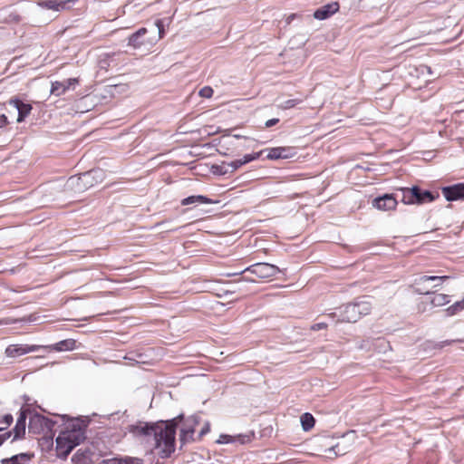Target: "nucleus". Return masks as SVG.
I'll return each mask as SVG.
<instances>
[{"mask_svg": "<svg viewBox=\"0 0 464 464\" xmlns=\"http://www.w3.org/2000/svg\"><path fill=\"white\" fill-rule=\"evenodd\" d=\"M182 420L183 415L180 414L170 420L139 422L129 426V431L153 446L160 457L166 459L175 450L176 430Z\"/></svg>", "mask_w": 464, "mask_h": 464, "instance_id": "obj_1", "label": "nucleus"}, {"mask_svg": "<svg viewBox=\"0 0 464 464\" xmlns=\"http://www.w3.org/2000/svg\"><path fill=\"white\" fill-rule=\"evenodd\" d=\"M102 169H96L80 175L71 176L63 184L58 182L55 188L63 192L82 193L103 179Z\"/></svg>", "mask_w": 464, "mask_h": 464, "instance_id": "obj_2", "label": "nucleus"}, {"mask_svg": "<svg viewBox=\"0 0 464 464\" xmlns=\"http://www.w3.org/2000/svg\"><path fill=\"white\" fill-rule=\"evenodd\" d=\"M86 427L87 422L77 418L67 423L64 430L60 432L63 440L68 443L66 448L67 453H71L76 446L80 445L85 440Z\"/></svg>", "mask_w": 464, "mask_h": 464, "instance_id": "obj_3", "label": "nucleus"}, {"mask_svg": "<svg viewBox=\"0 0 464 464\" xmlns=\"http://www.w3.org/2000/svg\"><path fill=\"white\" fill-rule=\"evenodd\" d=\"M398 191L401 192V201L405 205H422L432 202L440 198L439 192L422 189L419 186L399 188Z\"/></svg>", "mask_w": 464, "mask_h": 464, "instance_id": "obj_4", "label": "nucleus"}, {"mask_svg": "<svg viewBox=\"0 0 464 464\" xmlns=\"http://www.w3.org/2000/svg\"><path fill=\"white\" fill-rule=\"evenodd\" d=\"M56 423L55 420L35 412L29 419L28 430L33 434L44 433L53 439Z\"/></svg>", "mask_w": 464, "mask_h": 464, "instance_id": "obj_5", "label": "nucleus"}, {"mask_svg": "<svg viewBox=\"0 0 464 464\" xmlns=\"http://www.w3.org/2000/svg\"><path fill=\"white\" fill-rule=\"evenodd\" d=\"M149 30L141 27L129 37L128 44L135 49L150 47L157 43L156 35L147 36Z\"/></svg>", "mask_w": 464, "mask_h": 464, "instance_id": "obj_6", "label": "nucleus"}, {"mask_svg": "<svg viewBox=\"0 0 464 464\" xmlns=\"http://www.w3.org/2000/svg\"><path fill=\"white\" fill-rule=\"evenodd\" d=\"M246 271L250 272L251 274L256 276L258 278L261 279H267L273 277L280 272L279 268L276 266L263 262L256 263L246 268L244 271H241L239 274H243Z\"/></svg>", "mask_w": 464, "mask_h": 464, "instance_id": "obj_7", "label": "nucleus"}, {"mask_svg": "<svg viewBox=\"0 0 464 464\" xmlns=\"http://www.w3.org/2000/svg\"><path fill=\"white\" fill-rule=\"evenodd\" d=\"M200 422V419L198 415H192L184 420L183 425L180 429L179 441L181 445H185L188 442L194 441L195 428Z\"/></svg>", "mask_w": 464, "mask_h": 464, "instance_id": "obj_8", "label": "nucleus"}, {"mask_svg": "<svg viewBox=\"0 0 464 464\" xmlns=\"http://www.w3.org/2000/svg\"><path fill=\"white\" fill-rule=\"evenodd\" d=\"M401 192L396 189L394 194H384L382 197H378L372 200V206L379 210L389 211L395 209L398 205V199H401Z\"/></svg>", "mask_w": 464, "mask_h": 464, "instance_id": "obj_9", "label": "nucleus"}, {"mask_svg": "<svg viewBox=\"0 0 464 464\" xmlns=\"http://www.w3.org/2000/svg\"><path fill=\"white\" fill-rule=\"evenodd\" d=\"M449 278H450V276H420L419 279H417L415 281V292H417V293H419L420 295L434 294V292H431L429 289V286L427 285V284L430 281L444 282V281L448 280Z\"/></svg>", "mask_w": 464, "mask_h": 464, "instance_id": "obj_10", "label": "nucleus"}, {"mask_svg": "<svg viewBox=\"0 0 464 464\" xmlns=\"http://www.w3.org/2000/svg\"><path fill=\"white\" fill-rule=\"evenodd\" d=\"M441 193L447 201L464 200V183L442 187Z\"/></svg>", "mask_w": 464, "mask_h": 464, "instance_id": "obj_11", "label": "nucleus"}, {"mask_svg": "<svg viewBox=\"0 0 464 464\" xmlns=\"http://www.w3.org/2000/svg\"><path fill=\"white\" fill-rule=\"evenodd\" d=\"M42 348V345L11 344L5 349V354L8 357H18L28 353L37 352Z\"/></svg>", "mask_w": 464, "mask_h": 464, "instance_id": "obj_12", "label": "nucleus"}, {"mask_svg": "<svg viewBox=\"0 0 464 464\" xmlns=\"http://www.w3.org/2000/svg\"><path fill=\"white\" fill-rule=\"evenodd\" d=\"M77 0H43L38 5L46 9L61 11L71 8Z\"/></svg>", "mask_w": 464, "mask_h": 464, "instance_id": "obj_13", "label": "nucleus"}, {"mask_svg": "<svg viewBox=\"0 0 464 464\" xmlns=\"http://www.w3.org/2000/svg\"><path fill=\"white\" fill-rule=\"evenodd\" d=\"M361 318L360 312H358L356 305L353 303L346 304L341 312L338 321L355 323Z\"/></svg>", "mask_w": 464, "mask_h": 464, "instance_id": "obj_14", "label": "nucleus"}, {"mask_svg": "<svg viewBox=\"0 0 464 464\" xmlns=\"http://www.w3.org/2000/svg\"><path fill=\"white\" fill-rule=\"evenodd\" d=\"M267 150L268 153L266 155V159L271 160L290 159L295 154L294 149L289 147H276L268 149Z\"/></svg>", "mask_w": 464, "mask_h": 464, "instance_id": "obj_15", "label": "nucleus"}, {"mask_svg": "<svg viewBox=\"0 0 464 464\" xmlns=\"http://www.w3.org/2000/svg\"><path fill=\"white\" fill-rule=\"evenodd\" d=\"M29 411L26 409H21L20 414L17 418L15 426L13 430L14 432V440L22 439L25 434V427H26V419H27V412Z\"/></svg>", "mask_w": 464, "mask_h": 464, "instance_id": "obj_16", "label": "nucleus"}, {"mask_svg": "<svg viewBox=\"0 0 464 464\" xmlns=\"http://www.w3.org/2000/svg\"><path fill=\"white\" fill-rule=\"evenodd\" d=\"M10 105H13L18 111L17 121L22 122L30 114L33 107L30 103H25L18 98L11 99Z\"/></svg>", "mask_w": 464, "mask_h": 464, "instance_id": "obj_17", "label": "nucleus"}, {"mask_svg": "<svg viewBox=\"0 0 464 464\" xmlns=\"http://www.w3.org/2000/svg\"><path fill=\"white\" fill-rule=\"evenodd\" d=\"M77 83L78 80L76 78H69L62 82H54L52 83L51 93L60 96L71 87H74Z\"/></svg>", "mask_w": 464, "mask_h": 464, "instance_id": "obj_18", "label": "nucleus"}, {"mask_svg": "<svg viewBox=\"0 0 464 464\" xmlns=\"http://www.w3.org/2000/svg\"><path fill=\"white\" fill-rule=\"evenodd\" d=\"M338 10L339 4L337 2H333L315 10L314 17L318 20H324L335 14Z\"/></svg>", "mask_w": 464, "mask_h": 464, "instance_id": "obj_19", "label": "nucleus"}, {"mask_svg": "<svg viewBox=\"0 0 464 464\" xmlns=\"http://www.w3.org/2000/svg\"><path fill=\"white\" fill-rule=\"evenodd\" d=\"M34 457V453H19L10 458L3 459L1 464H29Z\"/></svg>", "mask_w": 464, "mask_h": 464, "instance_id": "obj_20", "label": "nucleus"}, {"mask_svg": "<svg viewBox=\"0 0 464 464\" xmlns=\"http://www.w3.org/2000/svg\"><path fill=\"white\" fill-rule=\"evenodd\" d=\"M76 341L74 339H65L49 346H43L42 349H52L57 352L72 351L75 349Z\"/></svg>", "mask_w": 464, "mask_h": 464, "instance_id": "obj_21", "label": "nucleus"}, {"mask_svg": "<svg viewBox=\"0 0 464 464\" xmlns=\"http://www.w3.org/2000/svg\"><path fill=\"white\" fill-rule=\"evenodd\" d=\"M213 201L211 198L202 196V195H193L187 197L181 200L182 206H187L190 204H212Z\"/></svg>", "mask_w": 464, "mask_h": 464, "instance_id": "obj_22", "label": "nucleus"}, {"mask_svg": "<svg viewBox=\"0 0 464 464\" xmlns=\"http://www.w3.org/2000/svg\"><path fill=\"white\" fill-rule=\"evenodd\" d=\"M107 464H143V459L136 457L114 458L106 460Z\"/></svg>", "mask_w": 464, "mask_h": 464, "instance_id": "obj_23", "label": "nucleus"}, {"mask_svg": "<svg viewBox=\"0 0 464 464\" xmlns=\"http://www.w3.org/2000/svg\"><path fill=\"white\" fill-rule=\"evenodd\" d=\"M354 304L356 305V308L358 312H360V316L367 315L372 311V304L365 299V297L359 298L358 300L354 301Z\"/></svg>", "mask_w": 464, "mask_h": 464, "instance_id": "obj_24", "label": "nucleus"}, {"mask_svg": "<svg viewBox=\"0 0 464 464\" xmlns=\"http://www.w3.org/2000/svg\"><path fill=\"white\" fill-rule=\"evenodd\" d=\"M67 446H68L67 441L63 440V437L59 434L58 437L56 438V451H57L58 457L63 458V459L67 458V456L70 454V453H67V451H66Z\"/></svg>", "mask_w": 464, "mask_h": 464, "instance_id": "obj_25", "label": "nucleus"}, {"mask_svg": "<svg viewBox=\"0 0 464 464\" xmlns=\"http://www.w3.org/2000/svg\"><path fill=\"white\" fill-rule=\"evenodd\" d=\"M315 420L311 413L305 412L301 416V424L304 430L308 431L314 426Z\"/></svg>", "mask_w": 464, "mask_h": 464, "instance_id": "obj_26", "label": "nucleus"}, {"mask_svg": "<svg viewBox=\"0 0 464 464\" xmlns=\"http://www.w3.org/2000/svg\"><path fill=\"white\" fill-rule=\"evenodd\" d=\"M430 302L432 304V306H442L450 303V296L445 294L434 293Z\"/></svg>", "mask_w": 464, "mask_h": 464, "instance_id": "obj_27", "label": "nucleus"}, {"mask_svg": "<svg viewBox=\"0 0 464 464\" xmlns=\"http://www.w3.org/2000/svg\"><path fill=\"white\" fill-rule=\"evenodd\" d=\"M242 166H243V163L240 159L233 160L229 163L223 162V168H226V170H222L221 174L225 175L227 173H233Z\"/></svg>", "mask_w": 464, "mask_h": 464, "instance_id": "obj_28", "label": "nucleus"}, {"mask_svg": "<svg viewBox=\"0 0 464 464\" xmlns=\"http://www.w3.org/2000/svg\"><path fill=\"white\" fill-rule=\"evenodd\" d=\"M464 310V298L460 301L454 303L452 305L449 306L446 310L447 316H452L459 314L460 311Z\"/></svg>", "mask_w": 464, "mask_h": 464, "instance_id": "obj_29", "label": "nucleus"}, {"mask_svg": "<svg viewBox=\"0 0 464 464\" xmlns=\"http://www.w3.org/2000/svg\"><path fill=\"white\" fill-rule=\"evenodd\" d=\"M158 31V35L156 36L157 42L164 36V23L161 19H157L154 23V26L152 28V33L155 34V30Z\"/></svg>", "mask_w": 464, "mask_h": 464, "instance_id": "obj_30", "label": "nucleus"}, {"mask_svg": "<svg viewBox=\"0 0 464 464\" xmlns=\"http://www.w3.org/2000/svg\"><path fill=\"white\" fill-rule=\"evenodd\" d=\"M263 153V151H259V152H255V153H252V154H246L245 155L241 160L243 165L248 163V162H251L255 160H257L261 154Z\"/></svg>", "mask_w": 464, "mask_h": 464, "instance_id": "obj_31", "label": "nucleus"}, {"mask_svg": "<svg viewBox=\"0 0 464 464\" xmlns=\"http://www.w3.org/2000/svg\"><path fill=\"white\" fill-rule=\"evenodd\" d=\"M299 100H296V99H289V100H286L281 105L280 107L284 110H287V109H291L293 107H295L296 104L299 103Z\"/></svg>", "mask_w": 464, "mask_h": 464, "instance_id": "obj_32", "label": "nucleus"}, {"mask_svg": "<svg viewBox=\"0 0 464 464\" xmlns=\"http://www.w3.org/2000/svg\"><path fill=\"white\" fill-rule=\"evenodd\" d=\"M213 92H214L211 87L206 86L199 91V95L204 98H210L212 97Z\"/></svg>", "mask_w": 464, "mask_h": 464, "instance_id": "obj_33", "label": "nucleus"}, {"mask_svg": "<svg viewBox=\"0 0 464 464\" xmlns=\"http://www.w3.org/2000/svg\"><path fill=\"white\" fill-rule=\"evenodd\" d=\"M0 422H3L5 430L11 425L13 422V416L11 414H5L1 420Z\"/></svg>", "mask_w": 464, "mask_h": 464, "instance_id": "obj_34", "label": "nucleus"}, {"mask_svg": "<svg viewBox=\"0 0 464 464\" xmlns=\"http://www.w3.org/2000/svg\"><path fill=\"white\" fill-rule=\"evenodd\" d=\"M210 430V425L209 422H206L204 427L201 429V430L198 433V440H200L204 435L208 434Z\"/></svg>", "mask_w": 464, "mask_h": 464, "instance_id": "obj_35", "label": "nucleus"}, {"mask_svg": "<svg viewBox=\"0 0 464 464\" xmlns=\"http://www.w3.org/2000/svg\"><path fill=\"white\" fill-rule=\"evenodd\" d=\"M327 327V324L325 323H317V324H314L311 326V330L312 331H319V330H323V329H325Z\"/></svg>", "mask_w": 464, "mask_h": 464, "instance_id": "obj_36", "label": "nucleus"}, {"mask_svg": "<svg viewBox=\"0 0 464 464\" xmlns=\"http://www.w3.org/2000/svg\"><path fill=\"white\" fill-rule=\"evenodd\" d=\"M20 20H21L20 15L16 13H11L9 14V17H8L9 22L18 23V22H20Z\"/></svg>", "mask_w": 464, "mask_h": 464, "instance_id": "obj_37", "label": "nucleus"}, {"mask_svg": "<svg viewBox=\"0 0 464 464\" xmlns=\"http://www.w3.org/2000/svg\"><path fill=\"white\" fill-rule=\"evenodd\" d=\"M8 124V119L5 114L0 115V129L5 127Z\"/></svg>", "mask_w": 464, "mask_h": 464, "instance_id": "obj_38", "label": "nucleus"}, {"mask_svg": "<svg viewBox=\"0 0 464 464\" xmlns=\"http://www.w3.org/2000/svg\"><path fill=\"white\" fill-rule=\"evenodd\" d=\"M278 121H279V119L273 118V119L266 121L265 125L266 128H270V127L275 126Z\"/></svg>", "mask_w": 464, "mask_h": 464, "instance_id": "obj_39", "label": "nucleus"}, {"mask_svg": "<svg viewBox=\"0 0 464 464\" xmlns=\"http://www.w3.org/2000/svg\"><path fill=\"white\" fill-rule=\"evenodd\" d=\"M218 443H228L230 442V436L229 435H220L219 439L218 440Z\"/></svg>", "mask_w": 464, "mask_h": 464, "instance_id": "obj_40", "label": "nucleus"}, {"mask_svg": "<svg viewBox=\"0 0 464 464\" xmlns=\"http://www.w3.org/2000/svg\"><path fill=\"white\" fill-rule=\"evenodd\" d=\"M11 434H12V432L8 431V432H5V434L0 435V446L4 443V441L5 440L10 438Z\"/></svg>", "mask_w": 464, "mask_h": 464, "instance_id": "obj_41", "label": "nucleus"}, {"mask_svg": "<svg viewBox=\"0 0 464 464\" xmlns=\"http://www.w3.org/2000/svg\"><path fill=\"white\" fill-rule=\"evenodd\" d=\"M18 321H19V320H17V319H9V318H8V319H6V320L5 321V324H14V323H16V322H18Z\"/></svg>", "mask_w": 464, "mask_h": 464, "instance_id": "obj_42", "label": "nucleus"}, {"mask_svg": "<svg viewBox=\"0 0 464 464\" xmlns=\"http://www.w3.org/2000/svg\"><path fill=\"white\" fill-rule=\"evenodd\" d=\"M337 448H338V445H335L334 447L330 448V449L328 450V451H329V452L334 451L335 455H338V454H340V452H339V451H335V449H337Z\"/></svg>", "mask_w": 464, "mask_h": 464, "instance_id": "obj_43", "label": "nucleus"}, {"mask_svg": "<svg viewBox=\"0 0 464 464\" xmlns=\"http://www.w3.org/2000/svg\"><path fill=\"white\" fill-rule=\"evenodd\" d=\"M236 291H237V289H234V290H226V291L224 292V295H228V294H233V293H235Z\"/></svg>", "mask_w": 464, "mask_h": 464, "instance_id": "obj_44", "label": "nucleus"}, {"mask_svg": "<svg viewBox=\"0 0 464 464\" xmlns=\"http://www.w3.org/2000/svg\"><path fill=\"white\" fill-rule=\"evenodd\" d=\"M219 169V173L221 174V171L222 170H226V168H223V163L218 167Z\"/></svg>", "mask_w": 464, "mask_h": 464, "instance_id": "obj_45", "label": "nucleus"}, {"mask_svg": "<svg viewBox=\"0 0 464 464\" xmlns=\"http://www.w3.org/2000/svg\"><path fill=\"white\" fill-rule=\"evenodd\" d=\"M436 284L434 285V287H437L439 285H440L443 282H440V281H434Z\"/></svg>", "mask_w": 464, "mask_h": 464, "instance_id": "obj_46", "label": "nucleus"}, {"mask_svg": "<svg viewBox=\"0 0 464 464\" xmlns=\"http://www.w3.org/2000/svg\"><path fill=\"white\" fill-rule=\"evenodd\" d=\"M329 316L332 317V318H334L336 316V314L335 313H332V314H329Z\"/></svg>", "mask_w": 464, "mask_h": 464, "instance_id": "obj_47", "label": "nucleus"}, {"mask_svg": "<svg viewBox=\"0 0 464 464\" xmlns=\"http://www.w3.org/2000/svg\"><path fill=\"white\" fill-rule=\"evenodd\" d=\"M5 430V427L0 426V431H1V430Z\"/></svg>", "mask_w": 464, "mask_h": 464, "instance_id": "obj_48", "label": "nucleus"}, {"mask_svg": "<svg viewBox=\"0 0 464 464\" xmlns=\"http://www.w3.org/2000/svg\"><path fill=\"white\" fill-rule=\"evenodd\" d=\"M244 280H245L244 278H241V279H239L238 283H240V282H242Z\"/></svg>", "mask_w": 464, "mask_h": 464, "instance_id": "obj_49", "label": "nucleus"}]
</instances>
